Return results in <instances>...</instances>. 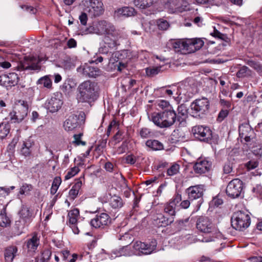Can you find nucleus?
I'll list each match as a JSON object with an SVG mask.
<instances>
[{
  "mask_svg": "<svg viewBox=\"0 0 262 262\" xmlns=\"http://www.w3.org/2000/svg\"><path fill=\"white\" fill-rule=\"evenodd\" d=\"M204 41L200 38L182 39L173 41L172 47L176 52L182 54L193 53L201 49Z\"/></svg>",
  "mask_w": 262,
  "mask_h": 262,
  "instance_id": "obj_1",
  "label": "nucleus"
},
{
  "mask_svg": "<svg viewBox=\"0 0 262 262\" xmlns=\"http://www.w3.org/2000/svg\"><path fill=\"white\" fill-rule=\"evenodd\" d=\"M78 91L77 98L81 102H94L99 97V87L97 83H81Z\"/></svg>",
  "mask_w": 262,
  "mask_h": 262,
  "instance_id": "obj_2",
  "label": "nucleus"
},
{
  "mask_svg": "<svg viewBox=\"0 0 262 262\" xmlns=\"http://www.w3.org/2000/svg\"><path fill=\"white\" fill-rule=\"evenodd\" d=\"M84 12L90 16L97 17L103 14L104 7L101 1L99 0H83L81 4Z\"/></svg>",
  "mask_w": 262,
  "mask_h": 262,
  "instance_id": "obj_3",
  "label": "nucleus"
},
{
  "mask_svg": "<svg viewBox=\"0 0 262 262\" xmlns=\"http://www.w3.org/2000/svg\"><path fill=\"white\" fill-rule=\"evenodd\" d=\"M115 29H116L112 23L104 20H100L94 22L88 28V31L89 33L105 36L106 34L111 35Z\"/></svg>",
  "mask_w": 262,
  "mask_h": 262,
  "instance_id": "obj_4",
  "label": "nucleus"
},
{
  "mask_svg": "<svg viewBox=\"0 0 262 262\" xmlns=\"http://www.w3.org/2000/svg\"><path fill=\"white\" fill-rule=\"evenodd\" d=\"M28 112L27 102L23 100H17L15 102L14 110L9 114L10 118L14 123H20L27 116Z\"/></svg>",
  "mask_w": 262,
  "mask_h": 262,
  "instance_id": "obj_5",
  "label": "nucleus"
},
{
  "mask_svg": "<svg viewBox=\"0 0 262 262\" xmlns=\"http://www.w3.org/2000/svg\"><path fill=\"white\" fill-rule=\"evenodd\" d=\"M243 190V183L239 179H234L231 181L228 184L226 192L228 196L234 199L242 195L244 197Z\"/></svg>",
  "mask_w": 262,
  "mask_h": 262,
  "instance_id": "obj_6",
  "label": "nucleus"
},
{
  "mask_svg": "<svg viewBox=\"0 0 262 262\" xmlns=\"http://www.w3.org/2000/svg\"><path fill=\"white\" fill-rule=\"evenodd\" d=\"M210 103L206 97L197 99L191 104V109L192 113L196 116L201 117L202 115L206 114L209 110Z\"/></svg>",
  "mask_w": 262,
  "mask_h": 262,
  "instance_id": "obj_7",
  "label": "nucleus"
},
{
  "mask_svg": "<svg viewBox=\"0 0 262 262\" xmlns=\"http://www.w3.org/2000/svg\"><path fill=\"white\" fill-rule=\"evenodd\" d=\"M192 132L194 136L200 141L208 142L212 137V131L207 126H195L192 127Z\"/></svg>",
  "mask_w": 262,
  "mask_h": 262,
  "instance_id": "obj_8",
  "label": "nucleus"
},
{
  "mask_svg": "<svg viewBox=\"0 0 262 262\" xmlns=\"http://www.w3.org/2000/svg\"><path fill=\"white\" fill-rule=\"evenodd\" d=\"M63 104L62 96L60 93H56L48 99L46 103L47 108L51 112H57Z\"/></svg>",
  "mask_w": 262,
  "mask_h": 262,
  "instance_id": "obj_9",
  "label": "nucleus"
},
{
  "mask_svg": "<svg viewBox=\"0 0 262 262\" xmlns=\"http://www.w3.org/2000/svg\"><path fill=\"white\" fill-rule=\"evenodd\" d=\"M205 190L204 185H196L190 186L186 190V192L188 194L189 200H199V203H202Z\"/></svg>",
  "mask_w": 262,
  "mask_h": 262,
  "instance_id": "obj_10",
  "label": "nucleus"
},
{
  "mask_svg": "<svg viewBox=\"0 0 262 262\" xmlns=\"http://www.w3.org/2000/svg\"><path fill=\"white\" fill-rule=\"evenodd\" d=\"M85 114L83 112L79 113L78 115L72 114L63 123L64 129L67 131H72L76 128L79 125V120H84Z\"/></svg>",
  "mask_w": 262,
  "mask_h": 262,
  "instance_id": "obj_11",
  "label": "nucleus"
},
{
  "mask_svg": "<svg viewBox=\"0 0 262 262\" xmlns=\"http://www.w3.org/2000/svg\"><path fill=\"white\" fill-rule=\"evenodd\" d=\"M157 245V243L155 239H152L149 244L137 241L134 244L133 248L143 254H150L156 250Z\"/></svg>",
  "mask_w": 262,
  "mask_h": 262,
  "instance_id": "obj_12",
  "label": "nucleus"
},
{
  "mask_svg": "<svg viewBox=\"0 0 262 262\" xmlns=\"http://www.w3.org/2000/svg\"><path fill=\"white\" fill-rule=\"evenodd\" d=\"M246 214L243 211H237L233 214L231 220V226L239 231H244L246 225Z\"/></svg>",
  "mask_w": 262,
  "mask_h": 262,
  "instance_id": "obj_13",
  "label": "nucleus"
},
{
  "mask_svg": "<svg viewBox=\"0 0 262 262\" xmlns=\"http://www.w3.org/2000/svg\"><path fill=\"white\" fill-rule=\"evenodd\" d=\"M40 235L37 232H33L31 234L30 238L27 239L25 243V248L27 252L31 254H34L40 245Z\"/></svg>",
  "mask_w": 262,
  "mask_h": 262,
  "instance_id": "obj_14",
  "label": "nucleus"
},
{
  "mask_svg": "<svg viewBox=\"0 0 262 262\" xmlns=\"http://www.w3.org/2000/svg\"><path fill=\"white\" fill-rule=\"evenodd\" d=\"M111 223L110 216L106 213L97 214L91 221V225L95 228H104Z\"/></svg>",
  "mask_w": 262,
  "mask_h": 262,
  "instance_id": "obj_15",
  "label": "nucleus"
},
{
  "mask_svg": "<svg viewBox=\"0 0 262 262\" xmlns=\"http://www.w3.org/2000/svg\"><path fill=\"white\" fill-rule=\"evenodd\" d=\"M121 33L119 30L115 29L111 35L104 36L103 41L109 48L114 49L120 45L119 39L121 38Z\"/></svg>",
  "mask_w": 262,
  "mask_h": 262,
  "instance_id": "obj_16",
  "label": "nucleus"
},
{
  "mask_svg": "<svg viewBox=\"0 0 262 262\" xmlns=\"http://www.w3.org/2000/svg\"><path fill=\"white\" fill-rule=\"evenodd\" d=\"M196 227L199 231L204 233L211 232L214 229L211 221L205 216H201L198 219Z\"/></svg>",
  "mask_w": 262,
  "mask_h": 262,
  "instance_id": "obj_17",
  "label": "nucleus"
},
{
  "mask_svg": "<svg viewBox=\"0 0 262 262\" xmlns=\"http://www.w3.org/2000/svg\"><path fill=\"white\" fill-rule=\"evenodd\" d=\"M119 53L118 52L112 53L107 65V70L113 71L117 70L118 71H121L122 70L126 67V64L118 62V56Z\"/></svg>",
  "mask_w": 262,
  "mask_h": 262,
  "instance_id": "obj_18",
  "label": "nucleus"
},
{
  "mask_svg": "<svg viewBox=\"0 0 262 262\" xmlns=\"http://www.w3.org/2000/svg\"><path fill=\"white\" fill-rule=\"evenodd\" d=\"M211 167V162L205 159H199L193 166L195 173L199 174L208 172Z\"/></svg>",
  "mask_w": 262,
  "mask_h": 262,
  "instance_id": "obj_19",
  "label": "nucleus"
},
{
  "mask_svg": "<svg viewBox=\"0 0 262 262\" xmlns=\"http://www.w3.org/2000/svg\"><path fill=\"white\" fill-rule=\"evenodd\" d=\"M162 112L168 127L172 126L177 120V113L172 107L168 105Z\"/></svg>",
  "mask_w": 262,
  "mask_h": 262,
  "instance_id": "obj_20",
  "label": "nucleus"
},
{
  "mask_svg": "<svg viewBox=\"0 0 262 262\" xmlns=\"http://www.w3.org/2000/svg\"><path fill=\"white\" fill-rule=\"evenodd\" d=\"M151 120L153 123L157 126L160 128L169 127L165 119L162 111L158 113H154L151 116Z\"/></svg>",
  "mask_w": 262,
  "mask_h": 262,
  "instance_id": "obj_21",
  "label": "nucleus"
},
{
  "mask_svg": "<svg viewBox=\"0 0 262 262\" xmlns=\"http://www.w3.org/2000/svg\"><path fill=\"white\" fill-rule=\"evenodd\" d=\"M84 75L90 77H96L100 74V70L97 67H92L88 64H85L82 68Z\"/></svg>",
  "mask_w": 262,
  "mask_h": 262,
  "instance_id": "obj_22",
  "label": "nucleus"
},
{
  "mask_svg": "<svg viewBox=\"0 0 262 262\" xmlns=\"http://www.w3.org/2000/svg\"><path fill=\"white\" fill-rule=\"evenodd\" d=\"M173 221V217H166L165 215L160 214L154 220V224L158 227H165L171 224Z\"/></svg>",
  "mask_w": 262,
  "mask_h": 262,
  "instance_id": "obj_23",
  "label": "nucleus"
},
{
  "mask_svg": "<svg viewBox=\"0 0 262 262\" xmlns=\"http://www.w3.org/2000/svg\"><path fill=\"white\" fill-rule=\"evenodd\" d=\"M135 9L132 7H124L118 9L115 12V14L117 17H130L134 15Z\"/></svg>",
  "mask_w": 262,
  "mask_h": 262,
  "instance_id": "obj_24",
  "label": "nucleus"
},
{
  "mask_svg": "<svg viewBox=\"0 0 262 262\" xmlns=\"http://www.w3.org/2000/svg\"><path fill=\"white\" fill-rule=\"evenodd\" d=\"M17 248L14 246H10L5 250V259L7 262H12L16 255Z\"/></svg>",
  "mask_w": 262,
  "mask_h": 262,
  "instance_id": "obj_25",
  "label": "nucleus"
},
{
  "mask_svg": "<svg viewBox=\"0 0 262 262\" xmlns=\"http://www.w3.org/2000/svg\"><path fill=\"white\" fill-rule=\"evenodd\" d=\"M169 68L168 64L161 65L156 67H149L145 69L146 74L147 76L153 77L158 74L160 71H164L167 69V68Z\"/></svg>",
  "mask_w": 262,
  "mask_h": 262,
  "instance_id": "obj_26",
  "label": "nucleus"
},
{
  "mask_svg": "<svg viewBox=\"0 0 262 262\" xmlns=\"http://www.w3.org/2000/svg\"><path fill=\"white\" fill-rule=\"evenodd\" d=\"M109 204L112 208L118 209L123 206L124 202L121 197L114 195L110 198Z\"/></svg>",
  "mask_w": 262,
  "mask_h": 262,
  "instance_id": "obj_27",
  "label": "nucleus"
},
{
  "mask_svg": "<svg viewBox=\"0 0 262 262\" xmlns=\"http://www.w3.org/2000/svg\"><path fill=\"white\" fill-rule=\"evenodd\" d=\"M115 257L121 256H130L135 253L130 249V247L129 245H127L122 247V248L119 249L118 250H116L113 252Z\"/></svg>",
  "mask_w": 262,
  "mask_h": 262,
  "instance_id": "obj_28",
  "label": "nucleus"
},
{
  "mask_svg": "<svg viewBox=\"0 0 262 262\" xmlns=\"http://www.w3.org/2000/svg\"><path fill=\"white\" fill-rule=\"evenodd\" d=\"M19 214L20 219H21L25 223L30 222V218L32 215V213L30 212L28 207L23 205L19 212Z\"/></svg>",
  "mask_w": 262,
  "mask_h": 262,
  "instance_id": "obj_29",
  "label": "nucleus"
},
{
  "mask_svg": "<svg viewBox=\"0 0 262 262\" xmlns=\"http://www.w3.org/2000/svg\"><path fill=\"white\" fill-rule=\"evenodd\" d=\"M177 111V120L181 123L184 122L187 116V111L183 104L178 106Z\"/></svg>",
  "mask_w": 262,
  "mask_h": 262,
  "instance_id": "obj_30",
  "label": "nucleus"
},
{
  "mask_svg": "<svg viewBox=\"0 0 262 262\" xmlns=\"http://www.w3.org/2000/svg\"><path fill=\"white\" fill-rule=\"evenodd\" d=\"M82 186V182L81 181L76 182L70 189L69 192L70 199L74 200L78 195L80 189Z\"/></svg>",
  "mask_w": 262,
  "mask_h": 262,
  "instance_id": "obj_31",
  "label": "nucleus"
},
{
  "mask_svg": "<svg viewBox=\"0 0 262 262\" xmlns=\"http://www.w3.org/2000/svg\"><path fill=\"white\" fill-rule=\"evenodd\" d=\"M146 145L154 150H159L163 149V144L157 140H148L146 142Z\"/></svg>",
  "mask_w": 262,
  "mask_h": 262,
  "instance_id": "obj_32",
  "label": "nucleus"
},
{
  "mask_svg": "<svg viewBox=\"0 0 262 262\" xmlns=\"http://www.w3.org/2000/svg\"><path fill=\"white\" fill-rule=\"evenodd\" d=\"M176 206L173 203H168L164 206V212L165 214L169 217H172L176 214Z\"/></svg>",
  "mask_w": 262,
  "mask_h": 262,
  "instance_id": "obj_33",
  "label": "nucleus"
},
{
  "mask_svg": "<svg viewBox=\"0 0 262 262\" xmlns=\"http://www.w3.org/2000/svg\"><path fill=\"white\" fill-rule=\"evenodd\" d=\"M180 0H167L165 4V8L168 9L171 12L178 11L179 8Z\"/></svg>",
  "mask_w": 262,
  "mask_h": 262,
  "instance_id": "obj_34",
  "label": "nucleus"
},
{
  "mask_svg": "<svg viewBox=\"0 0 262 262\" xmlns=\"http://www.w3.org/2000/svg\"><path fill=\"white\" fill-rule=\"evenodd\" d=\"M79 215V211L75 208L71 210L68 213L69 224H78L77 219Z\"/></svg>",
  "mask_w": 262,
  "mask_h": 262,
  "instance_id": "obj_35",
  "label": "nucleus"
},
{
  "mask_svg": "<svg viewBox=\"0 0 262 262\" xmlns=\"http://www.w3.org/2000/svg\"><path fill=\"white\" fill-rule=\"evenodd\" d=\"M54 80V82H59L61 80V76L59 74H55L54 75H48L41 77L38 81V82H41L45 81V82H52L53 80Z\"/></svg>",
  "mask_w": 262,
  "mask_h": 262,
  "instance_id": "obj_36",
  "label": "nucleus"
},
{
  "mask_svg": "<svg viewBox=\"0 0 262 262\" xmlns=\"http://www.w3.org/2000/svg\"><path fill=\"white\" fill-rule=\"evenodd\" d=\"M62 259L69 262H75L77 259L78 255L77 254H71L69 250H63L61 252Z\"/></svg>",
  "mask_w": 262,
  "mask_h": 262,
  "instance_id": "obj_37",
  "label": "nucleus"
},
{
  "mask_svg": "<svg viewBox=\"0 0 262 262\" xmlns=\"http://www.w3.org/2000/svg\"><path fill=\"white\" fill-rule=\"evenodd\" d=\"M154 0H134V3L136 6L144 9L151 6Z\"/></svg>",
  "mask_w": 262,
  "mask_h": 262,
  "instance_id": "obj_38",
  "label": "nucleus"
},
{
  "mask_svg": "<svg viewBox=\"0 0 262 262\" xmlns=\"http://www.w3.org/2000/svg\"><path fill=\"white\" fill-rule=\"evenodd\" d=\"M179 85L177 86V94L178 95H186L189 91L190 86L186 83H178Z\"/></svg>",
  "mask_w": 262,
  "mask_h": 262,
  "instance_id": "obj_39",
  "label": "nucleus"
},
{
  "mask_svg": "<svg viewBox=\"0 0 262 262\" xmlns=\"http://www.w3.org/2000/svg\"><path fill=\"white\" fill-rule=\"evenodd\" d=\"M10 130L9 125L5 123L0 124V139H3L9 134Z\"/></svg>",
  "mask_w": 262,
  "mask_h": 262,
  "instance_id": "obj_40",
  "label": "nucleus"
},
{
  "mask_svg": "<svg viewBox=\"0 0 262 262\" xmlns=\"http://www.w3.org/2000/svg\"><path fill=\"white\" fill-rule=\"evenodd\" d=\"M247 64L255 69L260 75L262 76V66L258 62L252 60H247Z\"/></svg>",
  "mask_w": 262,
  "mask_h": 262,
  "instance_id": "obj_41",
  "label": "nucleus"
},
{
  "mask_svg": "<svg viewBox=\"0 0 262 262\" xmlns=\"http://www.w3.org/2000/svg\"><path fill=\"white\" fill-rule=\"evenodd\" d=\"M180 165L177 163L173 164L167 170V174L169 176H172L179 172Z\"/></svg>",
  "mask_w": 262,
  "mask_h": 262,
  "instance_id": "obj_42",
  "label": "nucleus"
},
{
  "mask_svg": "<svg viewBox=\"0 0 262 262\" xmlns=\"http://www.w3.org/2000/svg\"><path fill=\"white\" fill-rule=\"evenodd\" d=\"M157 24L158 28L161 30H166L169 27V23L164 19H158L157 21Z\"/></svg>",
  "mask_w": 262,
  "mask_h": 262,
  "instance_id": "obj_43",
  "label": "nucleus"
},
{
  "mask_svg": "<svg viewBox=\"0 0 262 262\" xmlns=\"http://www.w3.org/2000/svg\"><path fill=\"white\" fill-rule=\"evenodd\" d=\"M239 136L242 142L246 141V125L244 123L241 124L238 127Z\"/></svg>",
  "mask_w": 262,
  "mask_h": 262,
  "instance_id": "obj_44",
  "label": "nucleus"
},
{
  "mask_svg": "<svg viewBox=\"0 0 262 262\" xmlns=\"http://www.w3.org/2000/svg\"><path fill=\"white\" fill-rule=\"evenodd\" d=\"M79 171V168L77 166H74L71 168L65 176V180H68L75 176Z\"/></svg>",
  "mask_w": 262,
  "mask_h": 262,
  "instance_id": "obj_45",
  "label": "nucleus"
},
{
  "mask_svg": "<svg viewBox=\"0 0 262 262\" xmlns=\"http://www.w3.org/2000/svg\"><path fill=\"white\" fill-rule=\"evenodd\" d=\"M76 83H63L62 89L64 92L69 93L72 91L73 89H74Z\"/></svg>",
  "mask_w": 262,
  "mask_h": 262,
  "instance_id": "obj_46",
  "label": "nucleus"
},
{
  "mask_svg": "<svg viewBox=\"0 0 262 262\" xmlns=\"http://www.w3.org/2000/svg\"><path fill=\"white\" fill-rule=\"evenodd\" d=\"M10 224L9 219L5 213L0 214V226L6 227Z\"/></svg>",
  "mask_w": 262,
  "mask_h": 262,
  "instance_id": "obj_47",
  "label": "nucleus"
},
{
  "mask_svg": "<svg viewBox=\"0 0 262 262\" xmlns=\"http://www.w3.org/2000/svg\"><path fill=\"white\" fill-rule=\"evenodd\" d=\"M178 11L182 12L189 10L188 3L184 0H180L179 6Z\"/></svg>",
  "mask_w": 262,
  "mask_h": 262,
  "instance_id": "obj_48",
  "label": "nucleus"
},
{
  "mask_svg": "<svg viewBox=\"0 0 262 262\" xmlns=\"http://www.w3.org/2000/svg\"><path fill=\"white\" fill-rule=\"evenodd\" d=\"M118 238L121 241H127L126 244L129 245L132 242V237L127 232H125L123 234L119 235Z\"/></svg>",
  "mask_w": 262,
  "mask_h": 262,
  "instance_id": "obj_49",
  "label": "nucleus"
},
{
  "mask_svg": "<svg viewBox=\"0 0 262 262\" xmlns=\"http://www.w3.org/2000/svg\"><path fill=\"white\" fill-rule=\"evenodd\" d=\"M83 136L82 133H79L78 134H75L73 136L74 141L73 142L77 145H85L86 142L81 140V138Z\"/></svg>",
  "mask_w": 262,
  "mask_h": 262,
  "instance_id": "obj_50",
  "label": "nucleus"
},
{
  "mask_svg": "<svg viewBox=\"0 0 262 262\" xmlns=\"http://www.w3.org/2000/svg\"><path fill=\"white\" fill-rule=\"evenodd\" d=\"M232 163L230 161H227L225 163L223 166V172L224 173H230L232 172Z\"/></svg>",
  "mask_w": 262,
  "mask_h": 262,
  "instance_id": "obj_51",
  "label": "nucleus"
},
{
  "mask_svg": "<svg viewBox=\"0 0 262 262\" xmlns=\"http://www.w3.org/2000/svg\"><path fill=\"white\" fill-rule=\"evenodd\" d=\"M51 255H52V252L50 249H45L42 252L41 258L43 259V260H45L46 261L48 262V261L50 259Z\"/></svg>",
  "mask_w": 262,
  "mask_h": 262,
  "instance_id": "obj_52",
  "label": "nucleus"
},
{
  "mask_svg": "<svg viewBox=\"0 0 262 262\" xmlns=\"http://www.w3.org/2000/svg\"><path fill=\"white\" fill-rule=\"evenodd\" d=\"M210 34L214 37L218 38L222 40H225L227 38L225 34L221 33L218 30L215 29H214L213 32L211 33Z\"/></svg>",
  "mask_w": 262,
  "mask_h": 262,
  "instance_id": "obj_53",
  "label": "nucleus"
},
{
  "mask_svg": "<svg viewBox=\"0 0 262 262\" xmlns=\"http://www.w3.org/2000/svg\"><path fill=\"white\" fill-rule=\"evenodd\" d=\"M151 132L147 128H143L140 131V135L142 138H147L150 136Z\"/></svg>",
  "mask_w": 262,
  "mask_h": 262,
  "instance_id": "obj_54",
  "label": "nucleus"
},
{
  "mask_svg": "<svg viewBox=\"0 0 262 262\" xmlns=\"http://www.w3.org/2000/svg\"><path fill=\"white\" fill-rule=\"evenodd\" d=\"M258 163L256 161H250L247 163V170L254 169L258 166Z\"/></svg>",
  "mask_w": 262,
  "mask_h": 262,
  "instance_id": "obj_55",
  "label": "nucleus"
},
{
  "mask_svg": "<svg viewBox=\"0 0 262 262\" xmlns=\"http://www.w3.org/2000/svg\"><path fill=\"white\" fill-rule=\"evenodd\" d=\"M228 111L226 110L221 111L218 115L217 120L220 122L223 121L228 116Z\"/></svg>",
  "mask_w": 262,
  "mask_h": 262,
  "instance_id": "obj_56",
  "label": "nucleus"
},
{
  "mask_svg": "<svg viewBox=\"0 0 262 262\" xmlns=\"http://www.w3.org/2000/svg\"><path fill=\"white\" fill-rule=\"evenodd\" d=\"M79 19L80 21V23L83 25H85L88 20V16L86 14V12L82 13L79 16Z\"/></svg>",
  "mask_w": 262,
  "mask_h": 262,
  "instance_id": "obj_57",
  "label": "nucleus"
},
{
  "mask_svg": "<svg viewBox=\"0 0 262 262\" xmlns=\"http://www.w3.org/2000/svg\"><path fill=\"white\" fill-rule=\"evenodd\" d=\"M182 200L181 195L179 194H177L174 196V197L169 201V203H173L175 204L176 206H177V204L180 203V202Z\"/></svg>",
  "mask_w": 262,
  "mask_h": 262,
  "instance_id": "obj_58",
  "label": "nucleus"
},
{
  "mask_svg": "<svg viewBox=\"0 0 262 262\" xmlns=\"http://www.w3.org/2000/svg\"><path fill=\"white\" fill-rule=\"evenodd\" d=\"M126 162L128 164H134L136 162V158L132 155H128L126 157Z\"/></svg>",
  "mask_w": 262,
  "mask_h": 262,
  "instance_id": "obj_59",
  "label": "nucleus"
},
{
  "mask_svg": "<svg viewBox=\"0 0 262 262\" xmlns=\"http://www.w3.org/2000/svg\"><path fill=\"white\" fill-rule=\"evenodd\" d=\"M61 178L60 177H56L54 178L52 186L58 188L59 185L61 184Z\"/></svg>",
  "mask_w": 262,
  "mask_h": 262,
  "instance_id": "obj_60",
  "label": "nucleus"
},
{
  "mask_svg": "<svg viewBox=\"0 0 262 262\" xmlns=\"http://www.w3.org/2000/svg\"><path fill=\"white\" fill-rule=\"evenodd\" d=\"M8 78L11 80H9L8 82H14L15 80H16L17 81L18 80V77L17 74L14 73L9 74Z\"/></svg>",
  "mask_w": 262,
  "mask_h": 262,
  "instance_id": "obj_61",
  "label": "nucleus"
},
{
  "mask_svg": "<svg viewBox=\"0 0 262 262\" xmlns=\"http://www.w3.org/2000/svg\"><path fill=\"white\" fill-rule=\"evenodd\" d=\"M21 154L25 156H29L31 153L29 147H23L21 150Z\"/></svg>",
  "mask_w": 262,
  "mask_h": 262,
  "instance_id": "obj_62",
  "label": "nucleus"
},
{
  "mask_svg": "<svg viewBox=\"0 0 262 262\" xmlns=\"http://www.w3.org/2000/svg\"><path fill=\"white\" fill-rule=\"evenodd\" d=\"M253 192H256L257 194L259 195L262 194V186L257 185L255 187H254L252 189Z\"/></svg>",
  "mask_w": 262,
  "mask_h": 262,
  "instance_id": "obj_63",
  "label": "nucleus"
},
{
  "mask_svg": "<svg viewBox=\"0 0 262 262\" xmlns=\"http://www.w3.org/2000/svg\"><path fill=\"white\" fill-rule=\"evenodd\" d=\"M251 262H262L261 256H254L249 258Z\"/></svg>",
  "mask_w": 262,
  "mask_h": 262,
  "instance_id": "obj_64",
  "label": "nucleus"
}]
</instances>
